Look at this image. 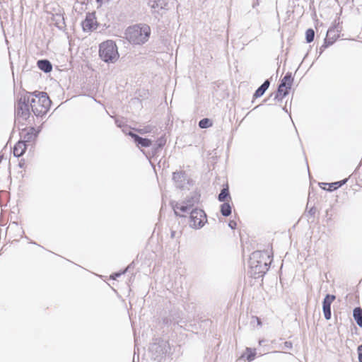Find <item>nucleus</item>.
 <instances>
[{"mask_svg":"<svg viewBox=\"0 0 362 362\" xmlns=\"http://www.w3.org/2000/svg\"><path fill=\"white\" fill-rule=\"evenodd\" d=\"M128 135L133 139L134 143L139 148H147L153 145V141L150 139L143 138L132 132H129Z\"/></svg>","mask_w":362,"mask_h":362,"instance_id":"obj_12","label":"nucleus"},{"mask_svg":"<svg viewBox=\"0 0 362 362\" xmlns=\"http://www.w3.org/2000/svg\"><path fill=\"white\" fill-rule=\"evenodd\" d=\"M28 144L24 143L23 141H19L13 147V155L16 157L21 156L25 151L26 146Z\"/></svg>","mask_w":362,"mask_h":362,"instance_id":"obj_15","label":"nucleus"},{"mask_svg":"<svg viewBox=\"0 0 362 362\" xmlns=\"http://www.w3.org/2000/svg\"><path fill=\"white\" fill-rule=\"evenodd\" d=\"M333 42H327V39L325 40V44L320 47V53H322L326 47H327L329 45H332Z\"/></svg>","mask_w":362,"mask_h":362,"instance_id":"obj_31","label":"nucleus"},{"mask_svg":"<svg viewBox=\"0 0 362 362\" xmlns=\"http://www.w3.org/2000/svg\"><path fill=\"white\" fill-rule=\"evenodd\" d=\"M99 56L106 63H115L119 57L115 42L112 40L102 42L99 47Z\"/></svg>","mask_w":362,"mask_h":362,"instance_id":"obj_4","label":"nucleus"},{"mask_svg":"<svg viewBox=\"0 0 362 362\" xmlns=\"http://www.w3.org/2000/svg\"><path fill=\"white\" fill-rule=\"evenodd\" d=\"M212 126V122L209 118H204L199 122V127L206 129Z\"/></svg>","mask_w":362,"mask_h":362,"instance_id":"obj_22","label":"nucleus"},{"mask_svg":"<svg viewBox=\"0 0 362 362\" xmlns=\"http://www.w3.org/2000/svg\"><path fill=\"white\" fill-rule=\"evenodd\" d=\"M159 2L160 0H150L148 4L152 9H156L159 6Z\"/></svg>","mask_w":362,"mask_h":362,"instance_id":"obj_28","label":"nucleus"},{"mask_svg":"<svg viewBox=\"0 0 362 362\" xmlns=\"http://www.w3.org/2000/svg\"><path fill=\"white\" fill-rule=\"evenodd\" d=\"M316 211H317V209L315 206H313L310 209V210L308 211V214L311 216H314L315 214H316Z\"/></svg>","mask_w":362,"mask_h":362,"instance_id":"obj_32","label":"nucleus"},{"mask_svg":"<svg viewBox=\"0 0 362 362\" xmlns=\"http://www.w3.org/2000/svg\"><path fill=\"white\" fill-rule=\"evenodd\" d=\"M289 86H285L284 84H280L278 87L277 93L275 95V99L281 100L282 98L288 94V90L290 89Z\"/></svg>","mask_w":362,"mask_h":362,"instance_id":"obj_18","label":"nucleus"},{"mask_svg":"<svg viewBox=\"0 0 362 362\" xmlns=\"http://www.w3.org/2000/svg\"><path fill=\"white\" fill-rule=\"evenodd\" d=\"M165 143L166 139L165 138V136H162L160 138H158L156 141V143L152 145L151 152L148 153V155L146 154V157L148 158L155 156L157 154V153L165 146Z\"/></svg>","mask_w":362,"mask_h":362,"instance_id":"obj_13","label":"nucleus"},{"mask_svg":"<svg viewBox=\"0 0 362 362\" xmlns=\"http://www.w3.org/2000/svg\"><path fill=\"white\" fill-rule=\"evenodd\" d=\"M284 344V347L283 349H290L292 348V343L291 341H285Z\"/></svg>","mask_w":362,"mask_h":362,"instance_id":"obj_33","label":"nucleus"},{"mask_svg":"<svg viewBox=\"0 0 362 362\" xmlns=\"http://www.w3.org/2000/svg\"><path fill=\"white\" fill-rule=\"evenodd\" d=\"M175 231L174 230H172L171 233H170V237L172 238H175Z\"/></svg>","mask_w":362,"mask_h":362,"instance_id":"obj_39","label":"nucleus"},{"mask_svg":"<svg viewBox=\"0 0 362 362\" xmlns=\"http://www.w3.org/2000/svg\"><path fill=\"white\" fill-rule=\"evenodd\" d=\"M336 299L334 295L327 294L322 301V311L326 320H330L332 316L331 304Z\"/></svg>","mask_w":362,"mask_h":362,"instance_id":"obj_11","label":"nucleus"},{"mask_svg":"<svg viewBox=\"0 0 362 362\" xmlns=\"http://www.w3.org/2000/svg\"><path fill=\"white\" fill-rule=\"evenodd\" d=\"M127 269H125L124 272H118V273H115V274H114L112 276V278L113 279H115L117 277L120 276H121V274H124V273H125V272L127 271Z\"/></svg>","mask_w":362,"mask_h":362,"instance_id":"obj_35","label":"nucleus"},{"mask_svg":"<svg viewBox=\"0 0 362 362\" xmlns=\"http://www.w3.org/2000/svg\"><path fill=\"white\" fill-rule=\"evenodd\" d=\"M266 257L269 259V255L259 250L253 252L250 256L248 264L250 273L255 279L263 276L269 269L272 259L267 262L265 261Z\"/></svg>","mask_w":362,"mask_h":362,"instance_id":"obj_1","label":"nucleus"},{"mask_svg":"<svg viewBox=\"0 0 362 362\" xmlns=\"http://www.w3.org/2000/svg\"><path fill=\"white\" fill-rule=\"evenodd\" d=\"M173 180L177 187L182 188L185 184V173L184 172H175L173 174Z\"/></svg>","mask_w":362,"mask_h":362,"instance_id":"obj_14","label":"nucleus"},{"mask_svg":"<svg viewBox=\"0 0 362 362\" xmlns=\"http://www.w3.org/2000/svg\"><path fill=\"white\" fill-rule=\"evenodd\" d=\"M270 86L269 79H267L256 90L253 95L254 98H257L264 95L265 91L269 88Z\"/></svg>","mask_w":362,"mask_h":362,"instance_id":"obj_16","label":"nucleus"},{"mask_svg":"<svg viewBox=\"0 0 362 362\" xmlns=\"http://www.w3.org/2000/svg\"><path fill=\"white\" fill-rule=\"evenodd\" d=\"M189 226L193 228H201L206 222V215L205 212L199 209H194L190 212Z\"/></svg>","mask_w":362,"mask_h":362,"instance_id":"obj_8","label":"nucleus"},{"mask_svg":"<svg viewBox=\"0 0 362 362\" xmlns=\"http://www.w3.org/2000/svg\"><path fill=\"white\" fill-rule=\"evenodd\" d=\"M82 28L84 32H91L97 28L98 24L94 13H88L86 18L82 21Z\"/></svg>","mask_w":362,"mask_h":362,"instance_id":"obj_10","label":"nucleus"},{"mask_svg":"<svg viewBox=\"0 0 362 362\" xmlns=\"http://www.w3.org/2000/svg\"><path fill=\"white\" fill-rule=\"evenodd\" d=\"M315 31L312 28H309L305 32V39L308 43L312 42L314 40Z\"/></svg>","mask_w":362,"mask_h":362,"instance_id":"obj_24","label":"nucleus"},{"mask_svg":"<svg viewBox=\"0 0 362 362\" xmlns=\"http://www.w3.org/2000/svg\"><path fill=\"white\" fill-rule=\"evenodd\" d=\"M228 197H230L228 188H223L218 194V199L219 202H224Z\"/></svg>","mask_w":362,"mask_h":362,"instance_id":"obj_21","label":"nucleus"},{"mask_svg":"<svg viewBox=\"0 0 362 362\" xmlns=\"http://www.w3.org/2000/svg\"><path fill=\"white\" fill-rule=\"evenodd\" d=\"M255 354H256L255 350H252L250 348H247L246 354L244 355L248 361H252L255 359Z\"/></svg>","mask_w":362,"mask_h":362,"instance_id":"obj_23","label":"nucleus"},{"mask_svg":"<svg viewBox=\"0 0 362 362\" xmlns=\"http://www.w3.org/2000/svg\"><path fill=\"white\" fill-rule=\"evenodd\" d=\"M151 33L150 27L147 25H135L128 28L126 31V37L129 42L134 45L145 43Z\"/></svg>","mask_w":362,"mask_h":362,"instance_id":"obj_2","label":"nucleus"},{"mask_svg":"<svg viewBox=\"0 0 362 362\" xmlns=\"http://www.w3.org/2000/svg\"><path fill=\"white\" fill-rule=\"evenodd\" d=\"M41 96L30 98V108L37 117L45 115L49 110L51 101L46 93H40Z\"/></svg>","mask_w":362,"mask_h":362,"instance_id":"obj_5","label":"nucleus"},{"mask_svg":"<svg viewBox=\"0 0 362 362\" xmlns=\"http://www.w3.org/2000/svg\"><path fill=\"white\" fill-rule=\"evenodd\" d=\"M235 362H245V355H243L240 358L236 360Z\"/></svg>","mask_w":362,"mask_h":362,"instance_id":"obj_37","label":"nucleus"},{"mask_svg":"<svg viewBox=\"0 0 362 362\" xmlns=\"http://www.w3.org/2000/svg\"><path fill=\"white\" fill-rule=\"evenodd\" d=\"M353 317L357 325L362 327V308L360 307L355 308L353 310Z\"/></svg>","mask_w":362,"mask_h":362,"instance_id":"obj_19","label":"nucleus"},{"mask_svg":"<svg viewBox=\"0 0 362 362\" xmlns=\"http://www.w3.org/2000/svg\"><path fill=\"white\" fill-rule=\"evenodd\" d=\"M228 226L231 229H235L237 226V223L235 221H230L228 223Z\"/></svg>","mask_w":362,"mask_h":362,"instance_id":"obj_34","label":"nucleus"},{"mask_svg":"<svg viewBox=\"0 0 362 362\" xmlns=\"http://www.w3.org/2000/svg\"><path fill=\"white\" fill-rule=\"evenodd\" d=\"M291 81H292L291 74L288 73L283 78L280 84H284L285 86H289V88H291Z\"/></svg>","mask_w":362,"mask_h":362,"instance_id":"obj_25","label":"nucleus"},{"mask_svg":"<svg viewBox=\"0 0 362 362\" xmlns=\"http://www.w3.org/2000/svg\"><path fill=\"white\" fill-rule=\"evenodd\" d=\"M18 166L21 168H23L25 167V161L23 160H21L18 163Z\"/></svg>","mask_w":362,"mask_h":362,"instance_id":"obj_36","label":"nucleus"},{"mask_svg":"<svg viewBox=\"0 0 362 362\" xmlns=\"http://www.w3.org/2000/svg\"><path fill=\"white\" fill-rule=\"evenodd\" d=\"M169 349V344L165 341L152 344L149 347L151 359L156 362H164Z\"/></svg>","mask_w":362,"mask_h":362,"instance_id":"obj_6","label":"nucleus"},{"mask_svg":"<svg viewBox=\"0 0 362 362\" xmlns=\"http://www.w3.org/2000/svg\"><path fill=\"white\" fill-rule=\"evenodd\" d=\"M38 68L43 71L45 73H49L52 69V65L47 59H40L37 61Z\"/></svg>","mask_w":362,"mask_h":362,"instance_id":"obj_17","label":"nucleus"},{"mask_svg":"<svg viewBox=\"0 0 362 362\" xmlns=\"http://www.w3.org/2000/svg\"><path fill=\"white\" fill-rule=\"evenodd\" d=\"M250 324L253 327H255V325L261 326L262 322H261V320H260V319L259 317H257L256 316H252L251 317Z\"/></svg>","mask_w":362,"mask_h":362,"instance_id":"obj_27","label":"nucleus"},{"mask_svg":"<svg viewBox=\"0 0 362 362\" xmlns=\"http://www.w3.org/2000/svg\"><path fill=\"white\" fill-rule=\"evenodd\" d=\"M151 132V128L150 127H146L143 129H138V132L141 134H146V133H148V132Z\"/></svg>","mask_w":362,"mask_h":362,"instance_id":"obj_29","label":"nucleus"},{"mask_svg":"<svg viewBox=\"0 0 362 362\" xmlns=\"http://www.w3.org/2000/svg\"><path fill=\"white\" fill-rule=\"evenodd\" d=\"M328 210L326 211V216L327 217V220H326V222L327 223H329V221H330L332 220V217L331 216H328Z\"/></svg>","mask_w":362,"mask_h":362,"instance_id":"obj_38","label":"nucleus"},{"mask_svg":"<svg viewBox=\"0 0 362 362\" xmlns=\"http://www.w3.org/2000/svg\"><path fill=\"white\" fill-rule=\"evenodd\" d=\"M30 94L26 93L21 95L18 99L15 106V116L16 122H21V121L27 120L30 115Z\"/></svg>","mask_w":362,"mask_h":362,"instance_id":"obj_3","label":"nucleus"},{"mask_svg":"<svg viewBox=\"0 0 362 362\" xmlns=\"http://www.w3.org/2000/svg\"><path fill=\"white\" fill-rule=\"evenodd\" d=\"M39 132L40 131H36L34 127L23 129L20 134L21 141L26 144L32 143L36 139Z\"/></svg>","mask_w":362,"mask_h":362,"instance_id":"obj_9","label":"nucleus"},{"mask_svg":"<svg viewBox=\"0 0 362 362\" xmlns=\"http://www.w3.org/2000/svg\"><path fill=\"white\" fill-rule=\"evenodd\" d=\"M357 351L358 354V361L362 362V344L358 346Z\"/></svg>","mask_w":362,"mask_h":362,"instance_id":"obj_30","label":"nucleus"},{"mask_svg":"<svg viewBox=\"0 0 362 362\" xmlns=\"http://www.w3.org/2000/svg\"><path fill=\"white\" fill-rule=\"evenodd\" d=\"M346 181H347V180L345 179L341 181H339V182H336L329 184V190L332 191V190L337 189V188L341 187L344 184H345L346 182Z\"/></svg>","mask_w":362,"mask_h":362,"instance_id":"obj_26","label":"nucleus"},{"mask_svg":"<svg viewBox=\"0 0 362 362\" xmlns=\"http://www.w3.org/2000/svg\"><path fill=\"white\" fill-rule=\"evenodd\" d=\"M200 195L196 192H192L190 195L182 203H177L174 206L175 214L177 215V210L182 212H187L196 203L199 202Z\"/></svg>","mask_w":362,"mask_h":362,"instance_id":"obj_7","label":"nucleus"},{"mask_svg":"<svg viewBox=\"0 0 362 362\" xmlns=\"http://www.w3.org/2000/svg\"><path fill=\"white\" fill-rule=\"evenodd\" d=\"M221 213L223 216H228L231 214V206L228 203H223L221 205Z\"/></svg>","mask_w":362,"mask_h":362,"instance_id":"obj_20","label":"nucleus"},{"mask_svg":"<svg viewBox=\"0 0 362 362\" xmlns=\"http://www.w3.org/2000/svg\"><path fill=\"white\" fill-rule=\"evenodd\" d=\"M264 340H259V344L260 346H262L264 343Z\"/></svg>","mask_w":362,"mask_h":362,"instance_id":"obj_40","label":"nucleus"}]
</instances>
